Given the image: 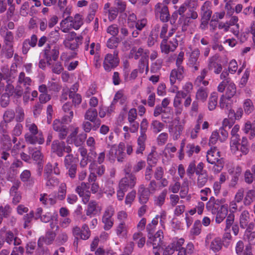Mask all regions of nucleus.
Here are the masks:
<instances>
[{
	"label": "nucleus",
	"mask_w": 255,
	"mask_h": 255,
	"mask_svg": "<svg viewBox=\"0 0 255 255\" xmlns=\"http://www.w3.org/2000/svg\"><path fill=\"white\" fill-rule=\"evenodd\" d=\"M148 55L145 52L141 57L139 62V72L142 73L144 71V69L146 68V73L148 71Z\"/></svg>",
	"instance_id": "dca6fc26"
},
{
	"label": "nucleus",
	"mask_w": 255,
	"mask_h": 255,
	"mask_svg": "<svg viewBox=\"0 0 255 255\" xmlns=\"http://www.w3.org/2000/svg\"><path fill=\"white\" fill-rule=\"evenodd\" d=\"M151 238L150 243L152 244L153 249H157L162 244V239L163 238V232L161 230L158 231L154 236H151Z\"/></svg>",
	"instance_id": "9b49d317"
},
{
	"label": "nucleus",
	"mask_w": 255,
	"mask_h": 255,
	"mask_svg": "<svg viewBox=\"0 0 255 255\" xmlns=\"http://www.w3.org/2000/svg\"><path fill=\"white\" fill-rule=\"evenodd\" d=\"M227 123L228 121L224 120L223 121V127L219 129V132L222 136V138H220V140L222 141L225 140L228 136V132L225 129L228 127Z\"/></svg>",
	"instance_id": "c9c22d12"
},
{
	"label": "nucleus",
	"mask_w": 255,
	"mask_h": 255,
	"mask_svg": "<svg viewBox=\"0 0 255 255\" xmlns=\"http://www.w3.org/2000/svg\"><path fill=\"white\" fill-rule=\"evenodd\" d=\"M118 52L114 51L113 54H107L104 59L103 66L107 71H110L112 69L115 68L119 63V59L118 57Z\"/></svg>",
	"instance_id": "7ed1b4c3"
},
{
	"label": "nucleus",
	"mask_w": 255,
	"mask_h": 255,
	"mask_svg": "<svg viewBox=\"0 0 255 255\" xmlns=\"http://www.w3.org/2000/svg\"><path fill=\"white\" fill-rule=\"evenodd\" d=\"M245 181L248 184H251L253 182L254 175L251 170H247L244 174Z\"/></svg>",
	"instance_id": "603ef678"
},
{
	"label": "nucleus",
	"mask_w": 255,
	"mask_h": 255,
	"mask_svg": "<svg viewBox=\"0 0 255 255\" xmlns=\"http://www.w3.org/2000/svg\"><path fill=\"white\" fill-rule=\"evenodd\" d=\"M217 99L218 97L216 93L212 94L209 98L208 103V109L210 111H212L216 108L217 105Z\"/></svg>",
	"instance_id": "2f4dec72"
},
{
	"label": "nucleus",
	"mask_w": 255,
	"mask_h": 255,
	"mask_svg": "<svg viewBox=\"0 0 255 255\" xmlns=\"http://www.w3.org/2000/svg\"><path fill=\"white\" fill-rule=\"evenodd\" d=\"M156 9L160 13V19L162 22H165L168 21L170 14L167 6L164 5L161 8L160 6H158Z\"/></svg>",
	"instance_id": "2eb2a0df"
},
{
	"label": "nucleus",
	"mask_w": 255,
	"mask_h": 255,
	"mask_svg": "<svg viewBox=\"0 0 255 255\" xmlns=\"http://www.w3.org/2000/svg\"><path fill=\"white\" fill-rule=\"evenodd\" d=\"M183 52L179 53L176 62L177 69L172 70L170 73V81L171 85H173L175 83L176 79L181 81L183 78L184 68L181 65L183 61Z\"/></svg>",
	"instance_id": "f03ea898"
},
{
	"label": "nucleus",
	"mask_w": 255,
	"mask_h": 255,
	"mask_svg": "<svg viewBox=\"0 0 255 255\" xmlns=\"http://www.w3.org/2000/svg\"><path fill=\"white\" fill-rule=\"evenodd\" d=\"M167 194L166 189H164L155 199V204L159 206H161L164 203L165 197Z\"/></svg>",
	"instance_id": "c756f323"
},
{
	"label": "nucleus",
	"mask_w": 255,
	"mask_h": 255,
	"mask_svg": "<svg viewBox=\"0 0 255 255\" xmlns=\"http://www.w3.org/2000/svg\"><path fill=\"white\" fill-rule=\"evenodd\" d=\"M138 194L139 202L141 204H145L149 199V191L147 188H145L143 185H141L139 186Z\"/></svg>",
	"instance_id": "f8f14e48"
},
{
	"label": "nucleus",
	"mask_w": 255,
	"mask_h": 255,
	"mask_svg": "<svg viewBox=\"0 0 255 255\" xmlns=\"http://www.w3.org/2000/svg\"><path fill=\"white\" fill-rule=\"evenodd\" d=\"M197 175H198L197 185L199 188H202L208 181V175L207 172Z\"/></svg>",
	"instance_id": "412c9836"
},
{
	"label": "nucleus",
	"mask_w": 255,
	"mask_h": 255,
	"mask_svg": "<svg viewBox=\"0 0 255 255\" xmlns=\"http://www.w3.org/2000/svg\"><path fill=\"white\" fill-rule=\"evenodd\" d=\"M136 195L135 190L131 191L126 196L125 203L126 204H130L134 199Z\"/></svg>",
	"instance_id": "e2e57ef3"
},
{
	"label": "nucleus",
	"mask_w": 255,
	"mask_h": 255,
	"mask_svg": "<svg viewBox=\"0 0 255 255\" xmlns=\"http://www.w3.org/2000/svg\"><path fill=\"white\" fill-rule=\"evenodd\" d=\"M26 127L28 128L30 134H38L39 133H42L41 132H39L38 130V128L37 126L35 124H27Z\"/></svg>",
	"instance_id": "6e6d98bb"
},
{
	"label": "nucleus",
	"mask_w": 255,
	"mask_h": 255,
	"mask_svg": "<svg viewBox=\"0 0 255 255\" xmlns=\"http://www.w3.org/2000/svg\"><path fill=\"white\" fill-rule=\"evenodd\" d=\"M196 164L195 161H192L191 162L188 167V168L186 170L187 174L188 176L191 177L193 176L194 173H196Z\"/></svg>",
	"instance_id": "de8ad7c7"
},
{
	"label": "nucleus",
	"mask_w": 255,
	"mask_h": 255,
	"mask_svg": "<svg viewBox=\"0 0 255 255\" xmlns=\"http://www.w3.org/2000/svg\"><path fill=\"white\" fill-rule=\"evenodd\" d=\"M15 117V113L12 110H6L3 116V121L5 123H8L11 122Z\"/></svg>",
	"instance_id": "7c9ffc66"
},
{
	"label": "nucleus",
	"mask_w": 255,
	"mask_h": 255,
	"mask_svg": "<svg viewBox=\"0 0 255 255\" xmlns=\"http://www.w3.org/2000/svg\"><path fill=\"white\" fill-rule=\"evenodd\" d=\"M167 38H164L162 41L160 45L161 51L166 54L168 53L170 51H174L171 49V45L167 44Z\"/></svg>",
	"instance_id": "72a5a7b5"
},
{
	"label": "nucleus",
	"mask_w": 255,
	"mask_h": 255,
	"mask_svg": "<svg viewBox=\"0 0 255 255\" xmlns=\"http://www.w3.org/2000/svg\"><path fill=\"white\" fill-rule=\"evenodd\" d=\"M231 135L230 144L232 149L235 151L239 150L240 145V143L239 142L240 140V135L239 134H231Z\"/></svg>",
	"instance_id": "b1692460"
},
{
	"label": "nucleus",
	"mask_w": 255,
	"mask_h": 255,
	"mask_svg": "<svg viewBox=\"0 0 255 255\" xmlns=\"http://www.w3.org/2000/svg\"><path fill=\"white\" fill-rule=\"evenodd\" d=\"M101 207H99L95 201H91L87 206L86 215L87 216L95 215L100 212Z\"/></svg>",
	"instance_id": "4468645a"
},
{
	"label": "nucleus",
	"mask_w": 255,
	"mask_h": 255,
	"mask_svg": "<svg viewBox=\"0 0 255 255\" xmlns=\"http://www.w3.org/2000/svg\"><path fill=\"white\" fill-rule=\"evenodd\" d=\"M243 130L246 134L250 133L251 138L255 136V126L249 121L245 123Z\"/></svg>",
	"instance_id": "5701e85b"
},
{
	"label": "nucleus",
	"mask_w": 255,
	"mask_h": 255,
	"mask_svg": "<svg viewBox=\"0 0 255 255\" xmlns=\"http://www.w3.org/2000/svg\"><path fill=\"white\" fill-rule=\"evenodd\" d=\"M50 48H46L45 50V55L47 59V63L50 65V61L52 59L53 60L56 61L59 56V48L57 46H55L53 49L50 50Z\"/></svg>",
	"instance_id": "1a4fd4ad"
},
{
	"label": "nucleus",
	"mask_w": 255,
	"mask_h": 255,
	"mask_svg": "<svg viewBox=\"0 0 255 255\" xmlns=\"http://www.w3.org/2000/svg\"><path fill=\"white\" fill-rule=\"evenodd\" d=\"M207 160L214 166L212 170L216 173L220 172L223 169L224 165L222 158H220V151L216 147H211L210 150L207 153Z\"/></svg>",
	"instance_id": "f257e3e1"
},
{
	"label": "nucleus",
	"mask_w": 255,
	"mask_h": 255,
	"mask_svg": "<svg viewBox=\"0 0 255 255\" xmlns=\"http://www.w3.org/2000/svg\"><path fill=\"white\" fill-rule=\"evenodd\" d=\"M250 214L248 211H243L240 217V225L241 228L245 229L249 222Z\"/></svg>",
	"instance_id": "aec40b11"
},
{
	"label": "nucleus",
	"mask_w": 255,
	"mask_h": 255,
	"mask_svg": "<svg viewBox=\"0 0 255 255\" xmlns=\"http://www.w3.org/2000/svg\"><path fill=\"white\" fill-rule=\"evenodd\" d=\"M146 139V134L140 133V135L137 139V144L138 146L136 150V153L137 154L142 153V151L145 149V141Z\"/></svg>",
	"instance_id": "6ab92c4d"
},
{
	"label": "nucleus",
	"mask_w": 255,
	"mask_h": 255,
	"mask_svg": "<svg viewBox=\"0 0 255 255\" xmlns=\"http://www.w3.org/2000/svg\"><path fill=\"white\" fill-rule=\"evenodd\" d=\"M210 4V2L209 1H206L201 7V10L203 12L202 17V24L204 23L206 24L208 23V20H209L211 18L212 12L208 8Z\"/></svg>",
	"instance_id": "9d476101"
},
{
	"label": "nucleus",
	"mask_w": 255,
	"mask_h": 255,
	"mask_svg": "<svg viewBox=\"0 0 255 255\" xmlns=\"http://www.w3.org/2000/svg\"><path fill=\"white\" fill-rule=\"evenodd\" d=\"M175 251H176V249L172 243H171L165 248L163 254L164 255H171L174 253Z\"/></svg>",
	"instance_id": "774afa93"
},
{
	"label": "nucleus",
	"mask_w": 255,
	"mask_h": 255,
	"mask_svg": "<svg viewBox=\"0 0 255 255\" xmlns=\"http://www.w3.org/2000/svg\"><path fill=\"white\" fill-rule=\"evenodd\" d=\"M118 152L117 147L116 145H113L108 154V158L111 161H114L116 159L115 153Z\"/></svg>",
	"instance_id": "3c124183"
},
{
	"label": "nucleus",
	"mask_w": 255,
	"mask_h": 255,
	"mask_svg": "<svg viewBox=\"0 0 255 255\" xmlns=\"http://www.w3.org/2000/svg\"><path fill=\"white\" fill-rule=\"evenodd\" d=\"M60 37V33L58 30L52 31L47 37L48 43L47 48H50V45L55 44L58 41Z\"/></svg>",
	"instance_id": "a211bd4d"
},
{
	"label": "nucleus",
	"mask_w": 255,
	"mask_h": 255,
	"mask_svg": "<svg viewBox=\"0 0 255 255\" xmlns=\"http://www.w3.org/2000/svg\"><path fill=\"white\" fill-rule=\"evenodd\" d=\"M45 179L47 180L46 185L47 187L55 186L59 182L58 179L52 175L48 176V177H45Z\"/></svg>",
	"instance_id": "f704fd0d"
},
{
	"label": "nucleus",
	"mask_w": 255,
	"mask_h": 255,
	"mask_svg": "<svg viewBox=\"0 0 255 255\" xmlns=\"http://www.w3.org/2000/svg\"><path fill=\"white\" fill-rule=\"evenodd\" d=\"M151 126L153 128L154 132L156 133L160 132L164 127L163 124L157 120L153 121Z\"/></svg>",
	"instance_id": "58836bf2"
},
{
	"label": "nucleus",
	"mask_w": 255,
	"mask_h": 255,
	"mask_svg": "<svg viewBox=\"0 0 255 255\" xmlns=\"http://www.w3.org/2000/svg\"><path fill=\"white\" fill-rule=\"evenodd\" d=\"M236 93V88L235 85L234 83H229L227 88V91L226 93L225 98L230 100L232 98Z\"/></svg>",
	"instance_id": "a878e982"
},
{
	"label": "nucleus",
	"mask_w": 255,
	"mask_h": 255,
	"mask_svg": "<svg viewBox=\"0 0 255 255\" xmlns=\"http://www.w3.org/2000/svg\"><path fill=\"white\" fill-rule=\"evenodd\" d=\"M77 164L72 165L69 166L65 167L68 170L67 174L71 178H74L76 176L77 172Z\"/></svg>",
	"instance_id": "c03bdc74"
},
{
	"label": "nucleus",
	"mask_w": 255,
	"mask_h": 255,
	"mask_svg": "<svg viewBox=\"0 0 255 255\" xmlns=\"http://www.w3.org/2000/svg\"><path fill=\"white\" fill-rule=\"evenodd\" d=\"M90 236V231L87 225H83L81 229V238L83 240H87Z\"/></svg>",
	"instance_id": "e433bc0d"
},
{
	"label": "nucleus",
	"mask_w": 255,
	"mask_h": 255,
	"mask_svg": "<svg viewBox=\"0 0 255 255\" xmlns=\"http://www.w3.org/2000/svg\"><path fill=\"white\" fill-rule=\"evenodd\" d=\"M187 148H188L187 153L189 157L191 156L194 152L198 153L200 151V147L198 145L195 146L193 144H188L187 145Z\"/></svg>",
	"instance_id": "4c0bfd02"
},
{
	"label": "nucleus",
	"mask_w": 255,
	"mask_h": 255,
	"mask_svg": "<svg viewBox=\"0 0 255 255\" xmlns=\"http://www.w3.org/2000/svg\"><path fill=\"white\" fill-rule=\"evenodd\" d=\"M84 118L86 120L90 122H94L98 118V112L96 109L94 108L89 109L85 113Z\"/></svg>",
	"instance_id": "4be33fe9"
},
{
	"label": "nucleus",
	"mask_w": 255,
	"mask_h": 255,
	"mask_svg": "<svg viewBox=\"0 0 255 255\" xmlns=\"http://www.w3.org/2000/svg\"><path fill=\"white\" fill-rule=\"evenodd\" d=\"M107 32L112 35L113 37H115L119 33L118 27L116 25H112L108 27Z\"/></svg>",
	"instance_id": "680f3d73"
},
{
	"label": "nucleus",
	"mask_w": 255,
	"mask_h": 255,
	"mask_svg": "<svg viewBox=\"0 0 255 255\" xmlns=\"http://www.w3.org/2000/svg\"><path fill=\"white\" fill-rule=\"evenodd\" d=\"M228 207L226 205H222L220 208L217 210V213H216V217L215 221L217 223H221L228 216Z\"/></svg>",
	"instance_id": "ddd939ff"
},
{
	"label": "nucleus",
	"mask_w": 255,
	"mask_h": 255,
	"mask_svg": "<svg viewBox=\"0 0 255 255\" xmlns=\"http://www.w3.org/2000/svg\"><path fill=\"white\" fill-rule=\"evenodd\" d=\"M115 4L117 7H115L118 10L119 12H123L126 9V4L125 2L121 1L120 0H116L115 1Z\"/></svg>",
	"instance_id": "bf43d9fd"
},
{
	"label": "nucleus",
	"mask_w": 255,
	"mask_h": 255,
	"mask_svg": "<svg viewBox=\"0 0 255 255\" xmlns=\"http://www.w3.org/2000/svg\"><path fill=\"white\" fill-rule=\"evenodd\" d=\"M64 162L65 167L77 164L76 160L74 157L73 155L69 153L65 156Z\"/></svg>",
	"instance_id": "473e14b6"
},
{
	"label": "nucleus",
	"mask_w": 255,
	"mask_h": 255,
	"mask_svg": "<svg viewBox=\"0 0 255 255\" xmlns=\"http://www.w3.org/2000/svg\"><path fill=\"white\" fill-rule=\"evenodd\" d=\"M83 37L79 36L77 37L76 40L73 41H65L64 45L66 47L69 48L72 50H75L77 49L79 46L82 44Z\"/></svg>",
	"instance_id": "f3484780"
},
{
	"label": "nucleus",
	"mask_w": 255,
	"mask_h": 255,
	"mask_svg": "<svg viewBox=\"0 0 255 255\" xmlns=\"http://www.w3.org/2000/svg\"><path fill=\"white\" fill-rule=\"evenodd\" d=\"M68 21L72 23V27L76 30L79 29V28L83 24L81 15L78 13L75 15L74 18L72 16H67L64 20L61 21V24H62L63 23L65 24Z\"/></svg>",
	"instance_id": "0eeeda50"
},
{
	"label": "nucleus",
	"mask_w": 255,
	"mask_h": 255,
	"mask_svg": "<svg viewBox=\"0 0 255 255\" xmlns=\"http://www.w3.org/2000/svg\"><path fill=\"white\" fill-rule=\"evenodd\" d=\"M109 19L110 21L115 19L118 14V10L115 8H112L108 10Z\"/></svg>",
	"instance_id": "0e129e2a"
},
{
	"label": "nucleus",
	"mask_w": 255,
	"mask_h": 255,
	"mask_svg": "<svg viewBox=\"0 0 255 255\" xmlns=\"http://www.w3.org/2000/svg\"><path fill=\"white\" fill-rule=\"evenodd\" d=\"M20 179L23 182L31 181L33 182L32 179L31 178L30 171L28 170H25L21 173Z\"/></svg>",
	"instance_id": "79ce46f5"
},
{
	"label": "nucleus",
	"mask_w": 255,
	"mask_h": 255,
	"mask_svg": "<svg viewBox=\"0 0 255 255\" xmlns=\"http://www.w3.org/2000/svg\"><path fill=\"white\" fill-rule=\"evenodd\" d=\"M213 68H215L214 72L216 74L220 73L222 69L221 64H219L215 62L211 61L209 64V68L211 70Z\"/></svg>",
	"instance_id": "09e8293b"
},
{
	"label": "nucleus",
	"mask_w": 255,
	"mask_h": 255,
	"mask_svg": "<svg viewBox=\"0 0 255 255\" xmlns=\"http://www.w3.org/2000/svg\"><path fill=\"white\" fill-rule=\"evenodd\" d=\"M244 196V189L243 188H241L238 190V192L236 194L234 201L236 202L240 203L243 200Z\"/></svg>",
	"instance_id": "5fc2aeb1"
},
{
	"label": "nucleus",
	"mask_w": 255,
	"mask_h": 255,
	"mask_svg": "<svg viewBox=\"0 0 255 255\" xmlns=\"http://www.w3.org/2000/svg\"><path fill=\"white\" fill-rule=\"evenodd\" d=\"M120 42V39L118 37H112L110 38L107 42L108 47L113 49L118 46V43Z\"/></svg>",
	"instance_id": "37998d69"
},
{
	"label": "nucleus",
	"mask_w": 255,
	"mask_h": 255,
	"mask_svg": "<svg viewBox=\"0 0 255 255\" xmlns=\"http://www.w3.org/2000/svg\"><path fill=\"white\" fill-rule=\"evenodd\" d=\"M136 183V177L132 173L127 172L125 177L123 178L120 181L119 187L121 189L128 190L133 188Z\"/></svg>",
	"instance_id": "39448f33"
},
{
	"label": "nucleus",
	"mask_w": 255,
	"mask_h": 255,
	"mask_svg": "<svg viewBox=\"0 0 255 255\" xmlns=\"http://www.w3.org/2000/svg\"><path fill=\"white\" fill-rule=\"evenodd\" d=\"M24 137L26 143L31 144H35L37 143L41 144L44 141L42 133H39L38 134L26 133Z\"/></svg>",
	"instance_id": "423d86ee"
},
{
	"label": "nucleus",
	"mask_w": 255,
	"mask_h": 255,
	"mask_svg": "<svg viewBox=\"0 0 255 255\" xmlns=\"http://www.w3.org/2000/svg\"><path fill=\"white\" fill-rule=\"evenodd\" d=\"M58 137L60 139H65L66 137L68 132V128L67 127L65 126L63 128L58 130Z\"/></svg>",
	"instance_id": "052dcab7"
},
{
	"label": "nucleus",
	"mask_w": 255,
	"mask_h": 255,
	"mask_svg": "<svg viewBox=\"0 0 255 255\" xmlns=\"http://www.w3.org/2000/svg\"><path fill=\"white\" fill-rule=\"evenodd\" d=\"M255 197V191L249 190L246 192L244 199V204L245 206H249L253 202V198Z\"/></svg>",
	"instance_id": "393cba45"
},
{
	"label": "nucleus",
	"mask_w": 255,
	"mask_h": 255,
	"mask_svg": "<svg viewBox=\"0 0 255 255\" xmlns=\"http://www.w3.org/2000/svg\"><path fill=\"white\" fill-rule=\"evenodd\" d=\"M147 161L148 163V166H152V164H155L156 163L157 159L154 156V152L152 151L148 155Z\"/></svg>",
	"instance_id": "4d7b16f0"
},
{
	"label": "nucleus",
	"mask_w": 255,
	"mask_h": 255,
	"mask_svg": "<svg viewBox=\"0 0 255 255\" xmlns=\"http://www.w3.org/2000/svg\"><path fill=\"white\" fill-rule=\"evenodd\" d=\"M137 118L136 110L134 108L131 109L128 114V121L131 122L135 121Z\"/></svg>",
	"instance_id": "13d9d810"
},
{
	"label": "nucleus",
	"mask_w": 255,
	"mask_h": 255,
	"mask_svg": "<svg viewBox=\"0 0 255 255\" xmlns=\"http://www.w3.org/2000/svg\"><path fill=\"white\" fill-rule=\"evenodd\" d=\"M2 135L0 137V151L10 150L12 144L10 136L6 134V131L2 130Z\"/></svg>",
	"instance_id": "6e6552de"
},
{
	"label": "nucleus",
	"mask_w": 255,
	"mask_h": 255,
	"mask_svg": "<svg viewBox=\"0 0 255 255\" xmlns=\"http://www.w3.org/2000/svg\"><path fill=\"white\" fill-rule=\"evenodd\" d=\"M56 237V233L53 231H47L44 238V243L47 245L51 244L54 240Z\"/></svg>",
	"instance_id": "cd10ccee"
},
{
	"label": "nucleus",
	"mask_w": 255,
	"mask_h": 255,
	"mask_svg": "<svg viewBox=\"0 0 255 255\" xmlns=\"http://www.w3.org/2000/svg\"><path fill=\"white\" fill-rule=\"evenodd\" d=\"M69 97L72 100V103L75 107L80 104L82 101V98L79 94L74 93L71 90L69 92Z\"/></svg>",
	"instance_id": "bb28decb"
},
{
	"label": "nucleus",
	"mask_w": 255,
	"mask_h": 255,
	"mask_svg": "<svg viewBox=\"0 0 255 255\" xmlns=\"http://www.w3.org/2000/svg\"><path fill=\"white\" fill-rule=\"evenodd\" d=\"M102 221L104 224V228L105 230H109L113 226V222L111 218H103Z\"/></svg>",
	"instance_id": "69168bd1"
},
{
	"label": "nucleus",
	"mask_w": 255,
	"mask_h": 255,
	"mask_svg": "<svg viewBox=\"0 0 255 255\" xmlns=\"http://www.w3.org/2000/svg\"><path fill=\"white\" fill-rule=\"evenodd\" d=\"M22 126L20 124H17L12 131L13 136H18L22 132Z\"/></svg>",
	"instance_id": "864d4df0"
},
{
	"label": "nucleus",
	"mask_w": 255,
	"mask_h": 255,
	"mask_svg": "<svg viewBox=\"0 0 255 255\" xmlns=\"http://www.w3.org/2000/svg\"><path fill=\"white\" fill-rule=\"evenodd\" d=\"M235 219V215L233 213H230L227 216L226 220V227L225 230L229 229L230 227L233 225Z\"/></svg>",
	"instance_id": "8fccbe9b"
},
{
	"label": "nucleus",
	"mask_w": 255,
	"mask_h": 255,
	"mask_svg": "<svg viewBox=\"0 0 255 255\" xmlns=\"http://www.w3.org/2000/svg\"><path fill=\"white\" fill-rule=\"evenodd\" d=\"M207 94L205 89L200 88L197 92L196 97L198 100L205 101L207 98Z\"/></svg>",
	"instance_id": "a18cd8bd"
},
{
	"label": "nucleus",
	"mask_w": 255,
	"mask_h": 255,
	"mask_svg": "<svg viewBox=\"0 0 255 255\" xmlns=\"http://www.w3.org/2000/svg\"><path fill=\"white\" fill-rule=\"evenodd\" d=\"M222 247V243L221 239L219 238H215L211 242L210 248L214 252H216L220 251Z\"/></svg>",
	"instance_id": "c85d7f7f"
},
{
	"label": "nucleus",
	"mask_w": 255,
	"mask_h": 255,
	"mask_svg": "<svg viewBox=\"0 0 255 255\" xmlns=\"http://www.w3.org/2000/svg\"><path fill=\"white\" fill-rule=\"evenodd\" d=\"M10 102V97L7 94H2L0 99V105L2 108H6Z\"/></svg>",
	"instance_id": "a19ab883"
},
{
	"label": "nucleus",
	"mask_w": 255,
	"mask_h": 255,
	"mask_svg": "<svg viewBox=\"0 0 255 255\" xmlns=\"http://www.w3.org/2000/svg\"><path fill=\"white\" fill-rule=\"evenodd\" d=\"M163 169L161 167H157L154 172V176L156 180H160L163 175Z\"/></svg>",
	"instance_id": "338daca9"
},
{
	"label": "nucleus",
	"mask_w": 255,
	"mask_h": 255,
	"mask_svg": "<svg viewBox=\"0 0 255 255\" xmlns=\"http://www.w3.org/2000/svg\"><path fill=\"white\" fill-rule=\"evenodd\" d=\"M245 112L247 114H251L254 110V106L252 101L248 99L245 101L244 104Z\"/></svg>",
	"instance_id": "ea45409f"
},
{
	"label": "nucleus",
	"mask_w": 255,
	"mask_h": 255,
	"mask_svg": "<svg viewBox=\"0 0 255 255\" xmlns=\"http://www.w3.org/2000/svg\"><path fill=\"white\" fill-rule=\"evenodd\" d=\"M51 151L55 153L58 156L62 157L64 155V152L70 153L72 148L69 145H66L65 142L55 140L51 144Z\"/></svg>",
	"instance_id": "20e7f679"
},
{
	"label": "nucleus",
	"mask_w": 255,
	"mask_h": 255,
	"mask_svg": "<svg viewBox=\"0 0 255 255\" xmlns=\"http://www.w3.org/2000/svg\"><path fill=\"white\" fill-rule=\"evenodd\" d=\"M34 217V213L33 211H31L29 213L26 214L23 217V220L24 223L23 227L24 228H26L29 226V224L30 223L32 219Z\"/></svg>",
	"instance_id": "49530a36"
}]
</instances>
